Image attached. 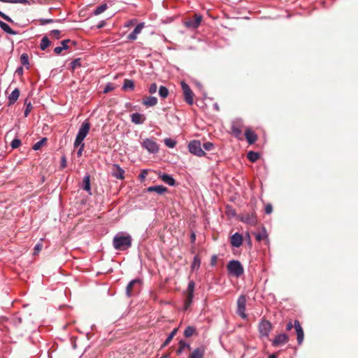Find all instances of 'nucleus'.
<instances>
[{
  "instance_id": "1",
  "label": "nucleus",
  "mask_w": 358,
  "mask_h": 358,
  "mask_svg": "<svg viewBox=\"0 0 358 358\" xmlns=\"http://www.w3.org/2000/svg\"><path fill=\"white\" fill-rule=\"evenodd\" d=\"M131 236L123 232L117 233L113 239V248L117 250H126L131 248Z\"/></svg>"
},
{
  "instance_id": "2",
  "label": "nucleus",
  "mask_w": 358,
  "mask_h": 358,
  "mask_svg": "<svg viewBox=\"0 0 358 358\" xmlns=\"http://www.w3.org/2000/svg\"><path fill=\"white\" fill-rule=\"evenodd\" d=\"M90 129V124L87 120L84 121L80 127L79 128L78 132L76 135L73 145L75 148H78L81 143H83L85 138L88 134Z\"/></svg>"
},
{
  "instance_id": "3",
  "label": "nucleus",
  "mask_w": 358,
  "mask_h": 358,
  "mask_svg": "<svg viewBox=\"0 0 358 358\" xmlns=\"http://www.w3.org/2000/svg\"><path fill=\"white\" fill-rule=\"evenodd\" d=\"M228 272L237 278L241 276L244 273V269L241 264V262L238 260H231L229 261L227 266Z\"/></svg>"
},
{
  "instance_id": "4",
  "label": "nucleus",
  "mask_w": 358,
  "mask_h": 358,
  "mask_svg": "<svg viewBox=\"0 0 358 358\" xmlns=\"http://www.w3.org/2000/svg\"><path fill=\"white\" fill-rule=\"evenodd\" d=\"M188 149L190 153L197 157H204L206 153L203 150L199 141L193 140L188 144Z\"/></svg>"
},
{
  "instance_id": "5",
  "label": "nucleus",
  "mask_w": 358,
  "mask_h": 358,
  "mask_svg": "<svg viewBox=\"0 0 358 358\" xmlns=\"http://www.w3.org/2000/svg\"><path fill=\"white\" fill-rule=\"evenodd\" d=\"M272 329L271 323L266 320L262 319L259 325H258V331L259 334L260 338H268L269 334Z\"/></svg>"
},
{
  "instance_id": "6",
  "label": "nucleus",
  "mask_w": 358,
  "mask_h": 358,
  "mask_svg": "<svg viewBox=\"0 0 358 358\" xmlns=\"http://www.w3.org/2000/svg\"><path fill=\"white\" fill-rule=\"evenodd\" d=\"M246 302H247V297L244 294H241L239 296L237 300V314L242 318V319H247L248 315L245 313V309H246Z\"/></svg>"
},
{
  "instance_id": "7",
  "label": "nucleus",
  "mask_w": 358,
  "mask_h": 358,
  "mask_svg": "<svg viewBox=\"0 0 358 358\" xmlns=\"http://www.w3.org/2000/svg\"><path fill=\"white\" fill-rule=\"evenodd\" d=\"M141 146L152 154H155L159 151L157 143L152 139L148 138L141 142Z\"/></svg>"
},
{
  "instance_id": "8",
  "label": "nucleus",
  "mask_w": 358,
  "mask_h": 358,
  "mask_svg": "<svg viewBox=\"0 0 358 358\" xmlns=\"http://www.w3.org/2000/svg\"><path fill=\"white\" fill-rule=\"evenodd\" d=\"M181 87L183 92L185 101L189 104L192 105L194 103V93L189 86L185 82H181Z\"/></svg>"
},
{
  "instance_id": "9",
  "label": "nucleus",
  "mask_w": 358,
  "mask_h": 358,
  "mask_svg": "<svg viewBox=\"0 0 358 358\" xmlns=\"http://www.w3.org/2000/svg\"><path fill=\"white\" fill-rule=\"evenodd\" d=\"M239 220L242 222L250 225H255L257 222V216L255 212L242 213L240 215Z\"/></svg>"
},
{
  "instance_id": "10",
  "label": "nucleus",
  "mask_w": 358,
  "mask_h": 358,
  "mask_svg": "<svg viewBox=\"0 0 358 358\" xmlns=\"http://www.w3.org/2000/svg\"><path fill=\"white\" fill-rule=\"evenodd\" d=\"M202 19L203 17L201 15L195 14L192 19H189L185 22V25L189 29H195L199 27Z\"/></svg>"
},
{
  "instance_id": "11",
  "label": "nucleus",
  "mask_w": 358,
  "mask_h": 358,
  "mask_svg": "<svg viewBox=\"0 0 358 358\" xmlns=\"http://www.w3.org/2000/svg\"><path fill=\"white\" fill-rule=\"evenodd\" d=\"M145 27V23L141 22L136 25V27L134 28L133 31L130 33L127 36V38L129 41H133L137 39L138 35L140 34L143 30V29Z\"/></svg>"
},
{
  "instance_id": "12",
  "label": "nucleus",
  "mask_w": 358,
  "mask_h": 358,
  "mask_svg": "<svg viewBox=\"0 0 358 358\" xmlns=\"http://www.w3.org/2000/svg\"><path fill=\"white\" fill-rule=\"evenodd\" d=\"M142 283L141 280L138 278L131 280L126 287V295L128 297H131L133 295V292L135 290V287L137 285H141Z\"/></svg>"
},
{
  "instance_id": "13",
  "label": "nucleus",
  "mask_w": 358,
  "mask_h": 358,
  "mask_svg": "<svg viewBox=\"0 0 358 358\" xmlns=\"http://www.w3.org/2000/svg\"><path fill=\"white\" fill-rule=\"evenodd\" d=\"M294 326L296 336H297V342L299 345H301L303 341V337H304L303 330L299 320H296L294 321Z\"/></svg>"
},
{
  "instance_id": "14",
  "label": "nucleus",
  "mask_w": 358,
  "mask_h": 358,
  "mask_svg": "<svg viewBox=\"0 0 358 358\" xmlns=\"http://www.w3.org/2000/svg\"><path fill=\"white\" fill-rule=\"evenodd\" d=\"M112 175L117 179L122 180L124 178V171L118 164L113 165Z\"/></svg>"
},
{
  "instance_id": "15",
  "label": "nucleus",
  "mask_w": 358,
  "mask_h": 358,
  "mask_svg": "<svg viewBox=\"0 0 358 358\" xmlns=\"http://www.w3.org/2000/svg\"><path fill=\"white\" fill-rule=\"evenodd\" d=\"M288 341V336L285 334H278L272 341V345L274 347L285 344Z\"/></svg>"
},
{
  "instance_id": "16",
  "label": "nucleus",
  "mask_w": 358,
  "mask_h": 358,
  "mask_svg": "<svg viewBox=\"0 0 358 358\" xmlns=\"http://www.w3.org/2000/svg\"><path fill=\"white\" fill-rule=\"evenodd\" d=\"M243 240L242 235L236 232L231 236L230 243L233 247L239 248L243 243Z\"/></svg>"
},
{
  "instance_id": "17",
  "label": "nucleus",
  "mask_w": 358,
  "mask_h": 358,
  "mask_svg": "<svg viewBox=\"0 0 358 358\" xmlns=\"http://www.w3.org/2000/svg\"><path fill=\"white\" fill-rule=\"evenodd\" d=\"M145 120H146V117L143 114H141L138 113H134L131 115V120L134 124H141L144 123Z\"/></svg>"
},
{
  "instance_id": "18",
  "label": "nucleus",
  "mask_w": 358,
  "mask_h": 358,
  "mask_svg": "<svg viewBox=\"0 0 358 358\" xmlns=\"http://www.w3.org/2000/svg\"><path fill=\"white\" fill-rule=\"evenodd\" d=\"M146 191L148 192H156L158 194H164L168 191V189L163 186V185H155V186H150L147 188Z\"/></svg>"
},
{
  "instance_id": "19",
  "label": "nucleus",
  "mask_w": 358,
  "mask_h": 358,
  "mask_svg": "<svg viewBox=\"0 0 358 358\" xmlns=\"http://www.w3.org/2000/svg\"><path fill=\"white\" fill-rule=\"evenodd\" d=\"M159 178L165 183L168 184L170 186L176 185V180L172 177V176L169 175L167 173H159Z\"/></svg>"
},
{
  "instance_id": "20",
  "label": "nucleus",
  "mask_w": 358,
  "mask_h": 358,
  "mask_svg": "<svg viewBox=\"0 0 358 358\" xmlns=\"http://www.w3.org/2000/svg\"><path fill=\"white\" fill-rule=\"evenodd\" d=\"M245 136L249 144H253L257 139V134L250 129H247L245 131Z\"/></svg>"
},
{
  "instance_id": "21",
  "label": "nucleus",
  "mask_w": 358,
  "mask_h": 358,
  "mask_svg": "<svg viewBox=\"0 0 358 358\" xmlns=\"http://www.w3.org/2000/svg\"><path fill=\"white\" fill-rule=\"evenodd\" d=\"M205 348L203 346L195 348L189 355V358H203Z\"/></svg>"
},
{
  "instance_id": "22",
  "label": "nucleus",
  "mask_w": 358,
  "mask_h": 358,
  "mask_svg": "<svg viewBox=\"0 0 358 358\" xmlns=\"http://www.w3.org/2000/svg\"><path fill=\"white\" fill-rule=\"evenodd\" d=\"M142 103L146 107H152L157 104V99L155 96H147L143 99Z\"/></svg>"
},
{
  "instance_id": "23",
  "label": "nucleus",
  "mask_w": 358,
  "mask_h": 358,
  "mask_svg": "<svg viewBox=\"0 0 358 358\" xmlns=\"http://www.w3.org/2000/svg\"><path fill=\"white\" fill-rule=\"evenodd\" d=\"M20 96V90L17 88H15L8 96V106H11L14 104L16 101L18 99Z\"/></svg>"
},
{
  "instance_id": "24",
  "label": "nucleus",
  "mask_w": 358,
  "mask_h": 358,
  "mask_svg": "<svg viewBox=\"0 0 358 358\" xmlns=\"http://www.w3.org/2000/svg\"><path fill=\"white\" fill-rule=\"evenodd\" d=\"M194 298V292H187L184 302V310H188L190 308Z\"/></svg>"
},
{
  "instance_id": "25",
  "label": "nucleus",
  "mask_w": 358,
  "mask_h": 358,
  "mask_svg": "<svg viewBox=\"0 0 358 358\" xmlns=\"http://www.w3.org/2000/svg\"><path fill=\"white\" fill-rule=\"evenodd\" d=\"M82 188L85 191L91 194V185H90V177L89 175H86L83 178Z\"/></svg>"
},
{
  "instance_id": "26",
  "label": "nucleus",
  "mask_w": 358,
  "mask_h": 358,
  "mask_svg": "<svg viewBox=\"0 0 358 358\" xmlns=\"http://www.w3.org/2000/svg\"><path fill=\"white\" fill-rule=\"evenodd\" d=\"M0 27L1 29L5 31L7 34H11V35H16L17 32L14 30H13L8 24H7L6 22L0 20Z\"/></svg>"
},
{
  "instance_id": "27",
  "label": "nucleus",
  "mask_w": 358,
  "mask_h": 358,
  "mask_svg": "<svg viewBox=\"0 0 358 358\" xmlns=\"http://www.w3.org/2000/svg\"><path fill=\"white\" fill-rule=\"evenodd\" d=\"M201 258L198 255H195L193 258V261L191 265L192 271H197L200 268L201 266Z\"/></svg>"
},
{
  "instance_id": "28",
  "label": "nucleus",
  "mask_w": 358,
  "mask_h": 358,
  "mask_svg": "<svg viewBox=\"0 0 358 358\" xmlns=\"http://www.w3.org/2000/svg\"><path fill=\"white\" fill-rule=\"evenodd\" d=\"M134 87H135L134 83L132 80L125 79L124 80V83L122 85L123 90H134Z\"/></svg>"
},
{
  "instance_id": "29",
  "label": "nucleus",
  "mask_w": 358,
  "mask_h": 358,
  "mask_svg": "<svg viewBox=\"0 0 358 358\" xmlns=\"http://www.w3.org/2000/svg\"><path fill=\"white\" fill-rule=\"evenodd\" d=\"M50 41L47 36H43L40 43V49L41 50H45L50 45Z\"/></svg>"
},
{
  "instance_id": "30",
  "label": "nucleus",
  "mask_w": 358,
  "mask_h": 358,
  "mask_svg": "<svg viewBox=\"0 0 358 358\" xmlns=\"http://www.w3.org/2000/svg\"><path fill=\"white\" fill-rule=\"evenodd\" d=\"M108 8V5L106 3H102L97 6L96 9L93 11V15H99L101 13H103Z\"/></svg>"
},
{
  "instance_id": "31",
  "label": "nucleus",
  "mask_w": 358,
  "mask_h": 358,
  "mask_svg": "<svg viewBox=\"0 0 358 358\" xmlns=\"http://www.w3.org/2000/svg\"><path fill=\"white\" fill-rule=\"evenodd\" d=\"M179 348L177 350V354L180 355L182 352L185 348L190 349V345L186 341L180 340L178 343Z\"/></svg>"
},
{
  "instance_id": "32",
  "label": "nucleus",
  "mask_w": 358,
  "mask_h": 358,
  "mask_svg": "<svg viewBox=\"0 0 358 358\" xmlns=\"http://www.w3.org/2000/svg\"><path fill=\"white\" fill-rule=\"evenodd\" d=\"M259 158V154L254 151H250L248 153V159L251 162H256Z\"/></svg>"
},
{
  "instance_id": "33",
  "label": "nucleus",
  "mask_w": 358,
  "mask_h": 358,
  "mask_svg": "<svg viewBox=\"0 0 358 358\" xmlns=\"http://www.w3.org/2000/svg\"><path fill=\"white\" fill-rule=\"evenodd\" d=\"M196 329L192 326H188L184 331V336L186 338L191 337L195 332Z\"/></svg>"
},
{
  "instance_id": "34",
  "label": "nucleus",
  "mask_w": 358,
  "mask_h": 358,
  "mask_svg": "<svg viewBox=\"0 0 358 358\" xmlns=\"http://www.w3.org/2000/svg\"><path fill=\"white\" fill-rule=\"evenodd\" d=\"M159 94L162 98L165 99L169 95V90L165 86L161 85L159 89Z\"/></svg>"
},
{
  "instance_id": "35",
  "label": "nucleus",
  "mask_w": 358,
  "mask_h": 358,
  "mask_svg": "<svg viewBox=\"0 0 358 358\" xmlns=\"http://www.w3.org/2000/svg\"><path fill=\"white\" fill-rule=\"evenodd\" d=\"M178 331V329H174L171 333L168 336V337L166 338V339L164 341V343H163V345L162 346H166L171 341V340L173 339V338L175 336V335L176 334Z\"/></svg>"
},
{
  "instance_id": "36",
  "label": "nucleus",
  "mask_w": 358,
  "mask_h": 358,
  "mask_svg": "<svg viewBox=\"0 0 358 358\" xmlns=\"http://www.w3.org/2000/svg\"><path fill=\"white\" fill-rule=\"evenodd\" d=\"M20 62L22 65L27 66V69L29 68V56L27 53H23L20 56Z\"/></svg>"
},
{
  "instance_id": "37",
  "label": "nucleus",
  "mask_w": 358,
  "mask_h": 358,
  "mask_svg": "<svg viewBox=\"0 0 358 358\" xmlns=\"http://www.w3.org/2000/svg\"><path fill=\"white\" fill-rule=\"evenodd\" d=\"M255 237H256L257 241H261L263 239L266 238L267 234H266L265 229L264 228L261 232L257 234Z\"/></svg>"
},
{
  "instance_id": "38",
  "label": "nucleus",
  "mask_w": 358,
  "mask_h": 358,
  "mask_svg": "<svg viewBox=\"0 0 358 358\" xmlns=\"http://www.w3.org/2000/svg\"><path fill=\"white\" fill-rule=\"evenodd\" d=\"M69 43H72L73 45H75L76 44V42L75 41H73L70 39H66V40H64L61 42V47L62 48H63L64 50H68L69 48Z\"/></svg>"
},
{
  "instance_id": "39",
  "label": "nucleus",
  "mask_w": 358,
  "mask_h": 358,
  "mask_svg": "<svg viewBox=\"0 0 358 358\" xmlns=\"http://www.w3.org/2000/svg\"><path fill=\"white\" fill-rule=\"evenodd\" d=\"M164 144L170 148H173L176 145V141L170 138H167L164 139Z\"/></svg>"
},
{
  "instance_id": "40",
  "label": "nucleus",
  "mask_w": 358,
  "mask_h": 358,
  "mask_svg": "<svg viewBox=\"0 0 358 358\" xmlns=\"http://www.w3.org/2000/svg\"><path fill=\"white\" fill-rule=\"evenodd\" d=\"M47 141V138H43L42 139H41L39 141L36 142L34 145H33V149L34 150H39L42 146L45 143V142Z\"/></svg>"
},
{
  "instance_id": "41",
  "label": "nucleus",
  "mask_w": 358,
  "mask_h": 358,
  "mask_svg": "<svg viewBox=\"0 0 358 358\" xmlns=\"http://www.w3.org/2000/svg\"><path fill=\"white\" fill-rule=\"evenodd\" d=\"M80 66V59H75L70 63V68L73 71Z\"/></svg>"
},
{
  "instance_id": "42",
  "label": "nucleus",
  "mask_w": 358,
  "mask_h": 358,
  "mask_svg": "<svg viewBox=\"0 0 358 358\" xmlns=\"http://www.w3.org/2000/svg\"><path fill=\"white\" fill-rule=\"evenodd\" d=\"M50 36L51 37H53L56 39H59L61 38V31L59 30H57V29H54V30H52L50 32Z\"/></svg>"
},
{
  "instance_id": "43",
  "label": "nucleus",
  "mask_w": 358,
  "mask_h": 358,
  "mask_svg": "<svg viewBox=\"0 0 358 358\" xmlns=\"http://www.w3.org/2000/svg\"><path fill=\"white\" fill-rule=\"evenodd\" d=\"M21 145V141L19 138H14L11 143L10 146L13 149H16Z\"/></svg>"
},
{
  "instance_id": "44",
  "label": "nucleus",
  "mask_w": 358,
  "mask_h": 358,
  "mask_svg": "<svg viewBox=\"0 0 358 358\" xmlns=\"http://www.w3.org/2000/svg\"><path fill=\"white\" fill-rule=\"evenodd\" d=\"M25 104H26V108L24 110V115L25 117H27L32 110V105H31V102H29L27 103V101H25Z\"/></svg>"
},
{
  "instance_id": "45",
  "label": "nucleus",
  "mask_w": 358,
  "mask_h": 358,
  "mask_svg": "<svg viewBox=\"0 0 358 358\" xmlns=\"http://www.w3.org/2000/svg\"><path fill=\"white\" fill-rule=\"evenodd\" d=\"M195 282L194 280H190L187 285V292H194Z\"/></svg>"
},
{
  "instance_id": "46",
  "label": "nucleus",
  "mask_w": 358,
  "mask_h": 358,
  "mask_svg": "<svg viewBox=\"0 0 358 358\" xmlns=\"http://www.w3.org/2000/svg\"><path fill=\"white\" fill-rule=\"evenodd\" d=\"M203 148L207 150L210 151L214 148V145L211 142H206L203 144Z\"/></svg>"
},
{
  "instance_id": "47",
  "label": "nucleus",
  "mask_w": 358,
  "mask_h": 358,
  "mask_svg": "<svg viewBox=\"0 0 358 358\" xmlns=\"http://www.w3.org/2000/svg\"><path fill=\"white\" fill-rule=\"evenodd\" d=\"M231 130H232V133L234 134V135L236 137H238L242 133L241 130L235 126H233L231 127Z\"/></svg>"
},
{
  "instance_id": "48",
  "label": "nucleus",
  "mask_w": 358,
  "mask_h": 358,
  "mask_svg": "<svg viewBox=\"0 0 358 358\" xmlns=\"http://www.w3.org/2000/svg\"><path fill=\"white\" fill-rule=\"evenodd\" d=\"M157 90V85L156 83H152L150 85L148 91L149 93L152 94H155Z\"/></svg>"
},
{
  "instance_id": "49",
  "label": "nucleus",
  "mask_w": 358,
  "mask_h": 358,
  "mask_svg": "<svg viewBox=\"0 0 358 358\" xmlns=\"http://www.w3.org/2000/svg\"><path fill=\"white\" fill-rule=\"evenodd\" d=\"M147 175H148V170L143 169L141 171V173L138 176V179L141 181H143L146 178Z\"/></svg>"
},
{
  "instance_id": "50",
  "label": "nucleus",
  "mask_w": 358,
  "mask_h": 358,
  "mask_svg": "<svg viewBox=\"0 0 358 358\" xmlns=\"http://www.w3.org/2000/svg\"><path fill=\"white\" fill-rule=\"evenodd\" d=\"M114 90V87L111 83H108L106 87H104L103 92L104 93H108Z\"/></svg>"
},
{
  "instance_id": "51",
  "label": "nucleus",
  "mask_w": 358,
  "mask_h": 358,
  "mask_svg": "<svg viewBox=\"0 0 358 358\" xmlns=\"http://www.w3.org/2000/svg\"><path fill=\"white\" fill-rule=\"evenodd\" d=\"M0 17L8 22H13V20L7 15L0 10Z\"/></svg>"
},
{
  "instance_id": "52",
  "label": "nucleus",
  "mask_w": 358,
  "mask_h": 358,
  "mask_svg": "<svg viewBox=\"0 0 358 358\" xmlns=\"http://www.w3.org/2000/svg\"><path fill=\"white\" fill-rule=\"evenodd\" d=\"M0 1L3 2V3H24L27 1V0H0Z\"/></svg>"
},
{
  "instance_id": "53",
  "label": "nucleus",
  "mask_w": 358,
  "mask_h": 358,
  "mask_svg": "<svg viewBox=\"0 0 358 358\" xmlns=\"http://www.w3.org/2000/svg\"><path fill=\"white\" fill-rule=\"evenodd\" d=\"M66 166V159L65 156H62L61 158L60 169H64Z\"/></svg>"
},
{
  "instance_id": "54",
  "label": "nucleus",
  "mask_w": 358,
  "mask_h": 358,
  "mask_svg": "<svg viewBox=\"0 0 358 358\" xmlns=\"http://www.w3.org/2000/svg\"><path fill=\"white\" fill-rule=\"evenodd\" d=\"M272 210H273V207L271 206V204L268 203L267 204L266 206H265V213L266 214H270L272 213Z\"/></svg>"
},
{
  "instance_id": "55",
  "label": "nucleus",
  "mask_w": 358,
  "mask_h": 358,
  "mask_svg": "<svg viewBox=\"0 0 358 358\" xmlns=\"http://www.w3.org/2000/svg\"><path fill=\"white\" fill-rule=\"evenodd\" d=\"M78 147H80V148H79V150H78V152H77V155H78V157H80V156H81V155H82V153H83V149H84V148H85V143H81V144H80V145H79V146H78Z\"/></svg>"
},
{
  "instance_id": "56",
  "label": "nucleus",
  "mask_w": 358,
  "mask_h": 358,
  "mask_svg": "<svg viewBox=\"0 0 358 358\" xmlns=\"http://www.w3.org/2000/svg\"><path fill=\"white\" fill-rule=\"evenodd\" d=\"M40 22H41V24L45 25L48 23L52 22L53 20H52V19H41Z\"/></svg>"
},
{
  "instance_id": "57",
  "label": "nucleus",
  "mask_w": 358,
  "mask_h": 358,
  "mask_svg": "<svg viewBox=\"0 0 358 358\" xmlns=\"http://www.w3.org/2000/svg\"><path fill=\"white\" fill-rule=\"evenodd\" d=\"M62 50H64V49L62 48L61 46H57V47L55 48L54 52L56 55H60L62 53Z\"/></svg>"
},
{
  "instance_id": "58",
  "label": "nucleus",
  "mask_w": 358,
  "mask_h": 358,
  "mask_svg": "<svg viewBox=\"0 0 358 358\" xmlns=\"http://www.w3.org/2000/svg\"><path fill=\"white\" fill-rule=\"evenodd\" d=\"M106 24V22L105 20H101L100 21L97 25H96V28L97 29H101L103 28L105 25Z\"/></svg>"
},
{
  "instance_id": "59",
  "label": "nucleus",
  "mask_w": 358,
  "mask_h": 358,
  "mask_svg": "<svg viewBox=\"0 0 358 358\" xmlns=\"http://www.w3.org/2000/svg\"><path fill=\"white\" fill-rule=\"evenodd\" d=\"M190 241L192 244L195 243L196 241V234L192 231L190 235Z\"/></svg>"
},
{
  "instance_id": "60",
  "label": "nucleus",
  "mask_w": 358,
  "mask_h": 358,
  "mask_svg": "<svg viewBox=\"0 0 358 358\" xmlns=\"http://www.w3.org/2000/svg\"><path fill=\"white\" fill-rule=\"evenodd\" d=\"M293 328L292 322H289L286 325V331H290Z\"/></svg>"
},
{
  "instance_id": "61",
  "label": "nucleus",
  "mask_w": 358,
  "mask_h": 358,
  "mask_svg": "<svg viewBox=\"0 0 358 358\" xmlns=\"http://www.w3.org/2000/svg\"><path fill=\"white\" fill-rule=\"evenodd\" d=\"M15 73H16L17 75H22V73H23V68H22V66L18 67V68L16 69Z\"/></svg>"
},
{
  "instance_id": "62",
  "label": "nucleus",
  "mask_w": 358,
  "mask_h": 358,
  "mask_svg": "<svg viewBox=\"0 0 358 358\" xmlns=\"http://www.w3.org/2000/svg\"><path fill=\"white\" fill-rule=\"evenodd\" d=\"M41 245L38 243L35 245L34 250L36 251H40L41 250Z\"/></svg>"
},
{
  "instance_id": "63",
  "label": "nucleus",
  "mask_w": 358,
  "mask_h": 358,
  "mask_svg": "<svg viewBox=\"0 0 358 358\" xmlns=\"http://www.w3.org/2000/svg\"><path fill=\"white\" fill-rule=\"evenodd\" d=\"M216 259H217V257L215 255L213 256L212 261H211V264L212 265H214L215 264Z\"/></svg>"
},
{
  "instance_id": "64",
  "label": "nucleus",
  "mask_w": 358,
  "mask_h": 358,
  "mask_svg": "<svg viewBox=\"0 0 358 358\" xmlns=\"http://www.w3.org/2000/svg\"><path fill=\"white\" fill-rule=\"evenodd\" d=\"M268 358H277V357L274 354H272L269 355Z\"/></svg>"
}]
</instances>
